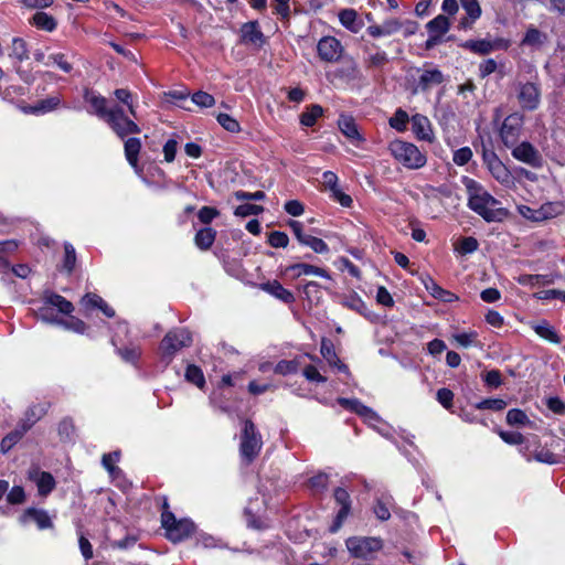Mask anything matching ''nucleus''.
<instances>
[{
  "instance_id": "17",
  "label": "nucleus",
  "mask_w": 565,
  "mask_h": 565,
  "mask_svg": "<svg viewBox=\"0 0 565 565\" xmlns=\"http://www.w3.org/2000/svg\"><path fill=\"white\" fill-rule=\"evenodd\" d=\"M84 99L93 108V114H95L100 119L105 120L108 114L110 113V108H107V99L102 95L97 94L92 89H85Z\"/></svg>"
},
{
  "instance_id": "22",
  "label": "nucleus",
  "mask_w": 565,
  "mask_h": 565,
  "mask_svg": "<svg viewBox=\"0 0 565 565\" xmlns=\"http://www.w3.org/2000/svg\"><path fill=\"white\" fill-rule=\"evenodd\" d=\"M43 301H44V305H45V307H43L45 309L43 311V313L45 316H46L45 311L47 310L46 307H49V306L57 308V310L60 312L65 313V315H68V313H71L74 310V306L72 305L71 301L66 300L61 295H57V294H54V292H51V291H45L43 294Z\"/></svg>"
},
{
  "instance_id": "63",
  "label": "nucleus",
  "mask_w": 565,
  "mask_h": 565,
  "mask_svg": "<svg viewBox=\"0 0 565 565\" xmlns=\"http://www.w3.org/2000/svg\"><path fill=\"white\" fill-rule=\"evenodd\" d=\"M289 1L290 0H274V12L284 20H287L290 17Z\"/></svg>"
},
{
  "instance_id": "19",
  "label": "nucleus",
  "mask_w": 565,
  "mask_h": 565,
  "mask_svg": "<svg viewBox=\"0 0 565 565\" xmlns=\"http://www.w3.org/2000/svg\"><path fill=\"white\" fill-rule=\"evenodd\" d=\"M34 424L35 419H31L30 423H20L13 431L9 433L1 440V451L3 454L8 452Z\"/></svg>"
},
{
  "instance_id": "32",
  "label": "nucleus",
  "mask_w": 565,
  "mask_h": 565,
  "mask_svg": "<svg viewBox=\"0 0 565 565\" xmlns=\"http://www.w3.org/2000/svg\"><path fill=\"white\" fill-rule=\"evenodd\" d=\"M537 210L540 222H544L561 215L564 212V204L562 202H545Z\"/></svg>"
},
{
  "instance_id": "53",
  "label": "nucleus",
  "mask_w": 565,
  "mask_h": 565,
  "mask_svg": "<svg viewBox=\"0 0 565 565\" xmlns=\"http://www.w3.org/2000/svg\"><path fill=\"white\" fill-rule=\"evenodd\" d=\"M268 243L271 247L284 248L288 245L289 238L284 232L274 231L268 235Z\"/></svg>"
},
{
  "instance_id": "34",
  "label": "nucleus",
  "mask_w": 565,
  "mask_h": 565,
  "mask_svg": "<svg viewBox=\"0 0 565 565\" xmlns=\"http://www.w3.org/2000/svg\"><path fill=\"white\" fill-rule=\"evenodd\" d=\"M45 66H56L64 73H71L73 71V64L68 61L67 55L64 53H51L44 62Z\"/></svg>"
},
{
  "instance_id": "54",
  "label": "nucleus",
  "mask_w": 565,
  "mask_h": 565,
  "mask_svg": "<svg viewBox=\"0 0 565 565\" xmlns=\"http://www.w3.org/2000/svg\"><path fill=\"white\" fill-rule=\"evenodd\" d=\"M467 15L472 20H477L481 14V8L478 0H460Z\"/></svg>"
},
{
  "instance_id": "46",
  "label": "nucleus",
  "mask_w": 565,
  "mask_h": 565,
  "mask_svg": "<svg viewBox=\"0 0 565 565\" xmlns=\"http://www.w3.org/2000/svg\"><path fill=\"white\" fill-rule=\"evenodd\" d=\"M12 56L18 58L19 61H24L29 57V51L26 47V43L21 38H14L12 40Z\"/></svg>"
},
{
  "instance_id": "9",
  "label": "nucleus",
  "mask_w": 565,
  "mask_h": 565,
  "mask_svg": "<svg viewBox=\"0 0 565 565\" xmlns=\"http://www.w3.org/2000/svg\"><path fill=\"white\" fill-rule=\"evenodd\" d=\"M483 162L491 175L502 185L511 186L513 177L505 164L493 151L484 150L482 154Z\"/></svg>"
},
{
  "instance_id": "41",
  "label": "nucleus",
  "mask_w": 565,
  "mask_h": 565,
  "mask_svg": "<svg viewBox=\"0 0 565 565\" xmlns=\"http://www.w3.org/2000/svg\"><path fill=\"white\" fill-rule=\"evenodd\" d=\"M185 380L196 385L199 388H203L205 386L204 374L202 370L194 364L188 365L185 370Z\"/></svg>"
},
{
  "instance_id": "27",
  "label": "nucleus",
  "mask_w": 565,
  "mask_h": 565,
  "mask_svg": "<svg viewBox=\"0 0 565 565\" xmlns=\"http://www.w3.org/2000/svg\"><path fill=\"white\" fill-rule=\"evenodd\" d=\"M125 156L129 164L139 172L138 157L141 150V141L139 138H129L125 141Z\"/></svg>"
},
{
  "instance_id": "13",
  "label": "nucleus",
  "mask_w": 565,
  "mask_h": 565,
  "mask_svg": "<svg viewBox=\"0 0 565 565\" xmlns=\"http://www.w3.org/2000/svg\"><path fill=\"white\" fill-rule=\"evenodd\" d=\"M333 495L337 503L341 505V509L337 513V516L330 526V531L335 533L342 526L343 521L347 519L350 512L351 501L348 491L343 488H337Z\"/></svg>"
},
{
  "instance_id": "6",
  "label": "nucleus",
  "mask_w": 565,
  "mask_h": 565,
  "mask_svg": "<svg viewBox=\"0 0 565 565\" xmlns=\"http://www.w3.org/2000/svg\"><path fill=\"white\" fill-rule=\"evenodd\" d=\"M345 546L351 556L369 561L374 558V555L383 547V543L377 537L352 536L345 541Z\"/></svg>"
},
{
  "instance_id": "29",
  "label": "nucleus",
  "mask_w": 565,
  "mask_h": 565,
  "mask_svg": "<svg viewBox=\"0 0 565 565\" xmlns=\"http://www.w3.org/2000/svg\"><path fill=\"white\" fill-rule=\"evenodd\" d=\"M33 521L40 530L52 527L50 515L44 510L29 509L22 516V522Z\"/></svg>"
},
{
  "instance_id": "47",
  "label": "nucleus",
  "mask_w": 565,
  "mask_h": 565,
  "mask_svg": "<svg viewBox=\"0 0 565 565\" xmlns=\"http://www.w3.org/2000/svg\"><path fill=\"white\" fill-rule=\"evenodd\" d=\"M478 241L475 237H463L461 238L457 246L456 250L462 255L471 254L478 249Z\"/></svg>"
},
{
  "instance_id": "3",
  "label": "nucleus",
  "mask_w": 565,
  "mask_h": 565,
  "mask_svg": "<svg viewBox=\"0 0 565 565\" xmlns=\"http://www.w3.org/2000/svg\"><path fill=\"white\" fill-rule=\"evenodd\" d=\"M526 73L531 79H537V74L533 65H526ZM516 99L520 107L525 111L536 110L541 104V86L539 82H519L516 84Z\"/></svg>"
},
{
  "instance_id": "20",
  "label": "nucleus",
  "mask_w": 565,
  "mask_h": 565,
  "mask_svg": "<svg viewBox=\"0 0 565 565\" xmlns=\"http://www.w3.org/2000/svg\"><path fill=\"white\" fill-rule=\"evenodd\" d=\"M412 130L418 139L425 141L433 140V130L430 121L426 116L416 114L411 118Z\"/></svg>"
},
{
  "instance_id": "33",
  "label": "nucleus",
  "mask_w": 565,
  "mask_h": 565,
  "mask_svg": "<svg viewBox=\"0 0 565 565\" xmlns=\"http://www.w3.org/2000/svg\"><path fill=\"white\" fill-rule=\"evenodd\" d=\"M426 28L428 34H435L443 39V36L449 31L450 23L447 17L439 14L435 19L430 20Z\"/></svg>"
},
{
  "instance_id": "11",
  "label": "nucleus",
  "mask_w": 565,
  "mask_h": 565,
  "mask_svg": "<svg viewBox=\"0 0 565 565\" xmlns=\"http://www.w3.org/2000/svg\"><path fill=\"white\" fill-rule=\"evenodd\" d=\"M319 57L324 62H337L343 52V46L334 36H323L317 45Z\"/></svg>"
},
{
  "instance_id": "4",
  "label": "nucleus",
  "mask_w": 565,
  "mask_h": 565,
  "mask_svg": "<svg viewBox=\"0 0 565 565\" xmlns=\"http://www.w3.org/2000/svg\"><path fill=\"white\" fill-rule=\"evenodd\" d=\"M391 154L408 169H419L426 164V156L414 143L396 139L388 146Z\"/></svg>"
},
{
  "instance_id": "25",
  "label": "nucleus",
  "mask_w": 565,
  "mask_h": 565,
  "mask_svg": "<svg viewBox=\"0 0 565 565\" xmlns=\"http://www.w3.org/2000/svg\"><path fill=\"white\" fill-rule=\"evenodd\" d=\"M286 270L292 271L295 274V277H300L302 275H315L326 279H331L330 274L324 268L317 267L306 263L291 265Z\"/></svg>"
},
{
  "instance_id": "26",
  "label": "nucleus",
  "mask_w": 565,
  "mask_h": 565,
  "mask_svg": "<svg viewBox=\"0 0 565 565\" xmlns=\"http://www.w3.org/2000/svg\"><path fill=\"white\" fill-rule=\"evenodd\" d=\"M241 32H242V39L246 43L260 45L264 42V34L260 31L257 21H250V22L244 23L242 25Z\"/></svg>"
},
{
  "instance_id": "5",
  "label": "nucleus",
  "mask_w": 565,
  "mask_h": 565,
  "mask_svg": "<svg viewBox=\"0 0 565 565\" xmlns=\"http://www.w3.org/2000/svg\"><path fill=\"white\" fill-rule=\"evenodd\" d=\"M163 508L161 523L166 530L167 537L173 543L188 539L194 532V523L189 519L177 520L174 514L167 510L168 503L166 501Z\"/></svg>"
},
{
  "instance_id": "60",
  "label": "nucleus",
  "mask_w": 565,
  "mask_h": 565,
  "mask_svg": "<svg viewBox=\"0 0 565 565\" xmlns=\"http://www.w3.org/2000/svg\"><path fill=\"white\" fill-rule=\"evenodd\" d=\"M472 158V151L469 147H462L455 151L454 153V162L457 166H463L468 163Z\"/></svg>"
},
{
  "instance_id": "37",
  "label": "nucleus",
  "mask_w": 565,
  "mask_h": 565,
  "mask_svg": "<svg viewBox=\"0 0 565 565\" xmlns=\"http://www.w3.org/2000/svg\"><path fill=\"white\" fill-rule=\"evenodd\" d=\"M507 423L510 426H518V427H521V426L533 427L534 426L533 422L530 420L527 415L519 408L510 409L507 413Z\"/></svg>"
},
{
  "instance_id": "43",
  "label": "nucleus",
  "mask_w": 565,
  "mask_h": 565,
  "mask_svg": "<svg viewBox=\"0 0 565 565\" xmlns=\"http://www.w3.org/2000/svg\"><path fill=\"white\" fill-rule=\"evenodd\" d=\"M216 120L228 132L237 134L241 131L238 121L227 114H218Z\"/></svg>"
},
{
  "instance_id": "57",
  "label": "nucleus",
  "mask_w": 565,
  "mask_h": 565,
  "mask_svg": "<svg viewBox=\"0 0 565 565\" xmlns=\"http://www.w3.org/2000/svg\"><path fill=\"white\" fill-rule=\"evenodd\" d=\"M519 282L522 285H530L532 287L543 286L550 282L547 276L543 275H522L519 278Z\"/></svg>"
},
{
  "instance_id": "50",
  "label": "nucleus",
  "mask_w": 565,
  "mask_h": 565,
  "mask_svg": "<svg viewBox=\"0 0 565 565\" xmlns=\"http://www.w3.org/2000/svg\"><path fill=\"white\" fill-rule=\"evenodd\" d=\"M191 99L195 105L203 108H210L215 104V98L211 94L202 90L194 93Z\"/></svg>"
},
{
  "instance_id": "15",
  "label": "nucleus",
  "mask_w": 565,
  "mask_h": 565,
  "mask_svg": "<svg viewBox=\"0 0 565 565\" xmlns=\"http://www.w3.org/2000/svg\"><path fill=\"white\" fill-rule=\"evenodd\" d=\"M322 184L331 191L332 199L342 206L350 207L352 205V198L338 188V177L334 172L326 171L322 174Z\"/></svg>"
},
{
  "instance_id": "64",
  "label": "nucleus",
  "mask_w": 565,
  "mask_h": 565,
  "mask_svg": "<svg viewBox=\"0 0 565 565\" xmlns=\"http://www.w3.org/2000/svg\"><path fill=\"white\" fill-rule=\"evenodd\" d=\"M25 494L23 488L15 486L13 487L7 495V500L11 504H20L24 501Z\"/></svg>"
},
{
  "instance_id": "30",
  "label": "nucleus",
  "mask_w": 565,
  "mask_h": 565,
  "mask_svg": "<svg viewBox=\"0 0 565 565\" xmlns=\"http://www.w3.org/2000/svg\"><path fill=\"white\" fill-rule=\"evenodd\" d=\"M44 310H45L44 308L40 309L41 319L43 321L51 322V323H58V324L63 326L65 329L72 330L76 333H84L87 328L84 321H82L75 317H72L68 320L52 319L43 313Z\"/></svg>"
},
{
  "instance_id": "36",
  "label": "nucleus",
  "mask_w": 565,
  "mask_h": 565,
  "mask_svg": "<svg viewBox=\"0 0 565 565\" xmlns=\"http://www.w3.org/2000/svg\"><path fill=\"white\" fill-rule=\"evenodd\" d=\"M32 23L38 28V29H41V30H44V31H47V32H52L56 29V20L45 13V12H36L33 17H32Z\"/></svg>"
},
{
  "instance_id": "7",
  "label": "nucleus",
  "mask_w": 565,
  "mask_h": 565,
  "mask_svg": "<svg viewBox=\"0 0 565 565\" xmlns=\"http://www.w3.org/2000/svg\"><path fill=\"white\" fill-rule=\"evenodd\" d=\"M263 446L262 437L250 420H245L241 436V456L247 462L253 461Z\"/></svg>"
},
{
  "instance_id": "8",
  "label": "nucleus",
  "mask_w": 565,
  "mask_h": 565,
  "mask_svg": "<svg viewBox=\"0 0 565 565\" xmlns=\"http://www.w3.org/2000/svg\"><path fill=\"white\" fill-rule=\"evenodd\" d=\"M105 121L120 139H124L128 135H136L141 131L139 126L128 118L124 108L118 105L110 107V113L106 117Z\"/></svg>"
},
{
  "instance_id": "44",
  "label": "nucleus",
  "mask_w": 565,
  "mask_h": 565,
  "mask_svg": "<svg viewBox=\"0 0 565 565\" xmlns=\"http://www.w3.org/2000/svg\"><path fill=\"white\" fill-rule=\"evenodd\" d=\"M301 245L310 247L315 253L326 254L329 252V247L321 238L309 235L305 238Z\"/></svg>"
},
{
  "instance_id": "28",
  "label": "nucleus",
  "mask_w": 565,
  "mask_h": 565,
  "mask_svg": "<svg viewBox=\"0 0 565 565\" xmlns=\"http://www.w3.org/2000/svg\"><path fill=\"white\" fill-rule=\"evenodd\" d=\"M547 42V35L541 32L535 26H530L522 40V45L529 46L533 50L541 49Z\"/></svg>"
},
{
  "instance_id": "39",
  "label": "nucleus",
  "mask_w": 565,
  "mask_h": 565,
  "mask_svg": "<svg viewBox=\"0 0 565 565\" xmlns=\"http://www.w3.org/2000/svg\"><path fill=\"white\" fill-rule=\"evenodd\" d=\"M533 329L537 335L552 343L561 342V339L556 331L545 321L534 324Z\"/></svg>"
},
{
  "instance_id": "35",
  "label": "nucleus",
  "mask_w": 565,
  "mask_h": 565,
  "mask_svg": "<svg viewBox=\"0 0 565 565\" xmlns=\"http://www.w3.org/2000/svg\"><path fill=\"white\" fill-rule=\"evenodd\" d=\"M393 498L390 494H383L381 498L376 500L374 505V513L376 518L381 521H386L391 518V505Z\"/></svg>"
},
{
  "instance_id": "55",
  "label": "nucleus",
  "mask_w": 565,
  "mask_h": 565,
  "mask_svg": "<svg viewBox=\"0 0 565 565\" xmlns=\"http://www.w3.org/2000/svg\"><path fill=\"white\" fill-rule=\"evenodd\" d=\"M507 403L501 398H487L479 402L476 407L478 409H491V411H502L505 408Z\"/></svg>"
},
{
  "instance_id": "23",
  "label": "nucleus",
  "mask_w": 565,
  "mask_h": 565,
  "mask_svg": "<svg viewBox=\"0 0 565 565\" xmlns=\"http://www.w3.org/2000/svg\"><path fill=\"white\" fill-rule=\"evenodd\" d=\"M260 288L285 303H292L295 301L292 292L284 288L277 280L264 282L260 285Z\"/></svg>"
},
{
  "instance_id": "16",
  "label": "nucleus",
  "mask_w": 565,
  "mask_h": 565,
  "mask_svg": "<svg viewBox=\"0 0 565 565\" xmlns=\"http://www.w3.org/2000/svg\"><path fill=\"white\" fill-rule=\"evenodd\" d=\"M444 82V74L437 67L426 65L418 77V88L423 92L429 90Z\"/></svg>"
},
{
  "instance_id": "21",
  "label": "nucleus",
  "mask_w": 565,
  "mask_h": 565,
  "mask_svg": "<svg viewBox=\"0 0 565 565\" xmlns=\"http://www.w3.org/2000/svg\"><path fill=\"white\" fill-rule=\"evenodd\" d=\"M61 104H62L61 97L58 95H54V96H50L45 99L39 100L33 106H25L22 108V110L25 114H34V115L45 114V113H50V111L56 109L57 107L61 106Z\"/></svg>"
},
{
  "instance_id": "49",
  "label": "nucleus",
  "mask_w": 565,
  "mask_h": 565,
  "mask_svg": "<svg viewBox=\"0 0 565 565\" xmlns=\"http://www.w3.org/2000/svg\"><path fill=\"white\" fill-rule=\"evenodd\" d=\"M64 252H65V257H64L63 268L68 274H71L73 271L74 267H75V264H76L75 248L73 247L72 244L65 243L64 244Z\"/></svg>"
},
{
  "instance_id": "1",
  "label": "nucleus",
  "mask_w": 565,
  "mask_h": 565,
  "mask_svg": "<svg viewBox=\"0 0 565 565\" xmlns=\"http://www.w3.org/2000/svg\"><path fill=\"white\" fill-rule=\"evenodd\" d=\"M468 206L487 222H501L508 216V210L500 206V202L486 191L478 182L468 179Z\"/></svg>"
},
{
  "instance_id": "61",
  "label": "nucleus",
  "mask_w": 565,
  "mask_h": 565,
  "mask_svg": "<svg viewBox=\"0 0 565 565\" xmlns=\"http://www.w3.org/2000/svg\"><path fill=\"white\" fill-rule=\"evenodd\" d=\"M118 353L121 356V359L125 360L126 362L135 363L139 359L141 351L137 347H129L118 349Z\"/></svg>"
},
{
  "instance_id": "14",
  "label": "nucleus",
  "mask_w": 565,
  "mask_h": 565,
  "mask_svg": "<svg viewBox=\"0 0 565 565\" xmlns=\"http://www.w3.org/2000/svg\"><path fill=\"white\" fill-rule=\"evenodd\" d=\"M28 477L36 484L39 494L42 497H46L55 488L53 476L50 472L41 471L38 467H32Z\"/></svg>"
},
{
  "instance_id": "38",
  "label": "nucleus",
  "mask_w": 565,
  "mask_h": 565,
  "mask_svg": "<svg viewBox=\"0 0 565 565\" xmlns=\"http://www.w3.org/2000/svg\"><path fill=\"white\" fill-rule=\"evenodd\" d=\"M215 239V231L211 227L200 230L195 235V244L201 249H209Z\"/></svg>"
},
{
  "instance_id": "12",
  "label": "nucleus",
  "mask_w": 565,
  "mask_h": 565,
  "mask_svg": "<svg viewBox=\"0 0 565 565\" xmlns=\"http://www.w3.org/2000/svg\"><path fill=\"white\" fill-rule=\"evenodd\" d=\"M512 156L533 168H539L542 164V156L540 152L530 143L521 142L512 147Z\"/></svg>"
},
{
  "instance_id": "18",
  "label": "nucleus",
  "mask_w": 565,
  "mask_h": 565,
  "mask_svg": "<svg viewBox=\"0 0 565 565\" xmlns=\"http://www.w3.org/2000/svg\"><path fill=\"white\" fill-rule=\"evenodd\" d=\"M341 132L356 147L363 142L358 126L352 117L341 115L338 121Z\"/></svg>"
},
{
  "instance_id": "42",
  "label": "nucleus",
  "mask_w": 565,
  "mask_h": 565,
  "mask_svg": "<svg viewBox=\"0 0 565 565\" xmlns=\"http://www.w3.org/2000/svg\"><path fill=\"white\" fill-rule=\"evenodd\" d=\"M338 404L341 405L343 408L353 412L361 416V414L364 412H369V407L363 405L359 399L356 398H344L340 397L337 399Z\"/></svg>"
},
{
  "instance_id": "58",
  "label": "nucleus",
  "mask_w": 565,
  "mask_h": 565,
  "mask_svg": "<svg viewBox=\"0 0 565 565\" xmlns=\"http://www.w3.org/2000/svg\"><path fill=\"white\" fill-rule=\"evenodd\" d=\"M320 352L331 366L334 364V362H339V358L337 356L333 345L330 341L324 339L322 340Z\"/></svg>"
},
{
  "instance_id": "24",
  "label": "nucleus",
  "mask_w": 565,
  "mask_h": 565,
  "mask_svg": "<svg viewBox=\"0 0 565 565\" xmlns=\"http://www.w3.org/2000/svg\"><path fill=\"white\" fill-rule=\"evenodd\" d=\"M402 28V23L396 19H390L384 21L380 25H370L367 33L373 38L388 36L398 32Z\"/></svg>"
},
{
  "instance_id": "62",
  "label": "nucleus",
  "mask_w": 565,
  "mask_h": 565,
  "mask_svg": "<svg viewBox=\"0 0 565 565\" xmlns=\"http://www.w3.org/2000/svg\"><path fill=\"white\" fill-rule=\"evenodd\" d=\"M274 371L281 375L291 374L297 371V364L294 361L282 360L276 364Z\"/></svg>"
},
{
  "instance_id": "48",
  "label": "nucleus",
  "mask_w": 565,
  "mask_h": 565,
  "mask_svg": "<svg viewBox=\"0 0 565 565\" xmlns=\"http://www.w3.org/2000/svg\"><path fill=\"white\" fill-rule=\"evenodd\" d=\"M115 97L127 106L129 114L137 117L136 108L131 100V93L125 88H118L114 92Z\"/></svg>"
},
{
  "instance_id": "10",
  "label": "nucleus",
  "mask_w": 565,
  "mask_h": 565,
  "mask_svg": "<svg viewBox=\"0 0 565 565\" xmlns=\"http://www.w3.org/2000/svg\"><path fill=\"white\" fill-rule=\"evenodd\" d=\"M523 126V118L519 114L509 115L500 128V137L505 147L512 148L516 145Z\"/></svg>"
},
{
  "instance_id": "45",
  "label": "nucleus",
  "mask_w": 565,
  "mask_h": 565,
  "mask_svg": "<svg viewBox=\"0 0 565 565\" xmlns=\"http://www.w3.org/2000/svg\"><path fill=\"white\" fill-rule=\"evenodd\" d=\"M328 476L326 473H318L308 480V487L315 493L324 491L328 487Z\"/></svg>"
},
{
  "instance_id": "56",
  "label": "nucleus",
  "mask_w": 565,
  "mask_h": 565,
  "mask_svg": "<svg viewBox=\"0 0 565 565\" xmlns=\"http://www.w3.org/2000/svg\"><path fill=\"white\" fill-rule=\"evenodd\" d=\"M263 211H264V209L260 205L245 203V204L238 205L235 209V215L245 217V216H249V215H258Z\"/></svg>"
},
{
  "instance_id": "40",
  "label": "nucleus",
  "mask_w": 565,
  "mask_h": 565,
  "mask_svg": "<svg viewBox=\"0 0 565 565\" xmlns=\"http://www.w3.org/2000/svg\"><path fill=\"white\" fill-rule=\"evenodd\" d=\"M322 114L323 109L320 105H311L300 115V122L306 127H311Z\"/></svg>"
},
{
  "instance_id": "52",
  "label": "nucleus",
  "mask_w": 565,
  "mask_h": 565,
  "mask_svg": "<svg viewBox=\"0 0 565 565\" xmlns=\"http://www.w3.org/2000/svg\"><path fill=\"white\" fill-rule=\"evenodd\" d=\"M17 244L13 241L0 242V271H6L9 268V262L3 257V254L15 250Z\"/></svg>"
},
{
  "instance_id": "51",
  "label": "nucleus",
  "mask_w": 565,
  "mask_h": 565,
  "mask_svg": "<svg viewBox=\"0 0 565 565\" xmlns=\"http://www.w3.org/2000/svg\"><path fill=\"white\" fill-rule=\"evenodd\" d=\"M409 118L406 111L402 109H397L394 116L390 119V125L392 128L404 131L406 129V124L408 122Z\"/></svg>"
},
{
  "instance_id": "2",
  "label": "nucleus",
  "mask_w": 565,
  "mask_h": 565,
  "mask_svg": "<svg viewBox=\"0 0 565 565\" xmlns=\"http://www.w3.org/2000/svg\"><path fill=\"white\" fill-rule=\"evenodd\" d=\"M192 343L191 333L184 328L170 330L161 340L159 345L160 361L167 366L174 359L175 354Z\"/></svg>"
},
{
  "instance_id": "59",
  "label": "nucleus",
  "mask_w": 565,
  "mask_h": 565,
  "mask_svg": "<svg viewBox=\"0 0 565 565\" xmlns=\"http://www.w3.org/2000/svg\"><path fill=\"white\" fill-rule=\"evenodd\" d=\"M534 459L539 462L548 465H555L559 461L558 457L547 449H540L535 451Z\"/></svg>"
},
{
  "instance_id": "31",
  "label": "nucleus",
  "mask_w": 565,
  "mask_h": 565,
  "mask_svg": "<svg viewBox=\"0 0 565 565\" xmlns=\"http://www.w3.org/2000/svg\"><path fill=\"white\" fill-rule=\"evenodd\" d=\"M341 24L353 33L362 29V22L358 20V14L353 9H344L339 13Z\"/></svg>"
}]
</instances>
